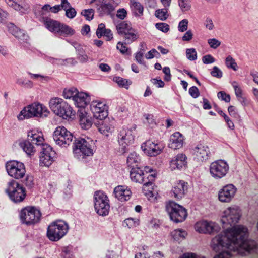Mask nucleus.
Returning a JSON list of instances; mask_svg holds the SVG:
<instances>
[{"label":"nucleus","mask_w":258,"mask_h":258,"mask_svg":"<svg viewBox=\"0 0 258 258\" xmlns=\"http://www.w3.org/2000/svg\"><path fill=\"white\" fill-rule=\"evenodd\" d=\"M192 0H179L178 1V4L179 6L181 11L185 12L188 11L191 7Z\"/></svg>","instance_id":"a19ab883"},{"label":"nucleus","mask_w":258,"mask_h":258,"mask_svg":"<svg viewBox=\"0 0 258 258\" xmlns=\"http://www.w3.org/2000/svg\"><path fill=\"white\" fill-rule=\"evenodd\" d=\"M107 30L105 28V25L103 23H100L98 25L97 29L96 34L98 38H100L103 36V33Z\"/></svg>","instance_id":"864d4df0"},{"label":"nucleus","mask_w":258,"mask_h":258,"mask_svg":"<svg viewBox=\"0 0 258 258\" xmlns=\"http://www.w3.org/2000/svg\"><path fill=\"white\" fill-rule=\"evenodd\" d=\"M49 5L45 4L41 7L40 5H36L34 8V13L37 17H40V21L43 23L46 19H50Z\"/></svg>","instance_id":"c85d7f7f"},{"label":"nucleus","mask_w":258,"mask_h":258,"mask_svg":"<svg viewBox=\"0 0 258 258\" xmlns=\"http://www.w3.org/2000/svg\"><path fill=\"white\" fill-rule=\"evenodd\" d=\"M24 183L28 188H32L34 185L33 177L32 176H27Z\"/></svg>","instance_id":"338daca9"},{"label":"nucleus","mask_w":258,"mask_h":258,"mask_svg":"<svg viewBox=\"0 0 258 258\" xmlns=\"http://www.w3.org/2000/svg\"><path fill=\"white\" fill-rule=\"evenodd\" d=\"M130 177L132 181L143 184V189L152 192L153 189V182L155 179V174L148 175L147 177L140 167L132 168L130 171Z\"/></svg>","instance_id":"39448f33"},{"label":"nucleus","mask_w":258,"mask_h":258,"mask_svg":"<svg viewBox=\"0 0 258 258\" xmlns=\"http://www.w3.org/2000/svg\"><path fill=\"white\" fill-rule=\"evenodd\" d=\"M232 85L234 89L235 95L238 98L241 97L242 95V91L240 87L238 86V83L236 81H233L232 83Z\"/></svg>","instance_id":"e2e57ef3"},{"label":"nucleus","mask_w":258,"mask_h":258,"mask_svg":"<svg viewBox=\"0 0 258 258\" xmlns=\"http://www.w3.org/2000/svg\"><path fill=\"white\" fill-rule=\"evenodd\" d=\"M78 91L75 88H71L69 89H65L63 92V96L66 99L73 98L74 100L75 96L77 95Z\"/></svg>","instance_id":"79ce46f5"},{"label":"nucleus","mask_w":258,"mask_h":258,"mask_svg":"<svg viewBox=\"0 0 258 258\" xmlns=\"http://www.w3.org/2000/svg\"><path fill=\"white\" fill-rule=\"evenodd\" d=\"M228 111L231 116L235 118H238L239 117V115L235 106L232 105L229 106Z\"/></svg>","instance_id":"bf43d9fd"},{"label":"nucleus","mask_w":258,"mask_h":258,"mask_svg":"<svg viewBox=\"0 0 258 258\" xmlns=\"http://www.w3.org/2000/svg\"><path fill=\"white\" fill-rule=\"evenodd\" d=\"M186 159L187 157L185 154H177L170 162V167L172 170L181 169L186 165Z\"/></svg>","instance_id":"7c9ffc66"},{"label":"nucleus","mask_w":258,"mask_h":258,"mask_svg":"<svg viewBox=\"0 0 258 258\" xmlns=\"http://www.w3.org/2000/svg\"><path fill=\"white\" fill-rule=\"evenodd\" d=\"M215 58L210 54H207L202 57V61L204 64H210L214 62Z\"/></svg>","instance_id":"69168bd1"},{"label":"nucleus","mask_w":258,"mask_h":258,"mask_svg":"<svg viewBox=\"0 0 258 258\" xmlns=\"http://www.w3.org/2000/svg\"><path fill=\"white\" fill-rule=\"evenodd\" d=\"M56 155H42L40 156V165L41 166L49 167L54 161Z\"/></svg>","instance_id":"58836bf2"},{"label":"nucleus","mask_w":258,"mask_h":258,"mask_svg":"<svg viewBox=\"0 0 258 258\" xmlns=\"http://www.w3.org/2000/svg\"><path fill=\"white\" fill-rule=\"evenodd\" d=\"M211 75L213 77L221 78L222 77L223 73L217 66H214L213 70L211 72Z\"/></svg>","instance_id":"4d7b16f0"},{"label":"nucleus","mask_w":258,"mask_h":258,"mask_svg":"<svg viewBox=\"0 0 258 258\" xmlns=\"http://www.w3.org/2000/svg\"><path fill=\"white\" fill-rule=\"evenodd\" d=\"M5 167L8 175L15 179L22 178L26 174L25 166L22 162L9 161L6 162Z\"/></svg>","instance_id":"ddd939ff"},{"label":"nucleus","mask_w":258,"mask_h":258,"mask_svg":"<svg viewBox=\"0 0 258 258\" xmlns=\"http://www.w3.org/2000/svg\"><path fill=\"white\" fill-rule=\"evenodd\" d=\"M120 2V0H102L98 11L102 15H109Z\"/></svg>","instance_id":"412c9836"},{"label":"nucleus","mask_w":258,"mask_h":258,"mask_svg":"<svg viewBox=\"0 0 258 258\" xmlns=\"http://www.w3.org/2000/svg\"><path fill=\"white\" fill-rule=\"evenodd\" d=\"M114 81L121 87L128 89L131 82H129L127 80L123 79L120 77H115Z\"/></svg>","instance_id":"c03bdc74"},{"label":"nucleus","mask_w":258,"mask_h":258,"mask_svg":"<svg viewBox=\"0 0 258 258\" xmlns=\"http://www.w3.org/2000/svg\"><path fill=\"white\" fill-rule=\"evenodd\" d=\"M156 28L163 32H167L170 29L169 25L165 23H157L155 24Z\"/></svg>","instance_id":"603ef678"},{"label":"nucleus","mask_w":258,"mask_h":258,"mask_svg":"<svg viewBox=\"0 0 258 258\" xmlns=\"http://www.w3.org/2000/svg\"><path fill=\"white\" fill-rule=\"evenodd\" d=\"M140 158L135 152L131 153L127 157L126 163L128 166L132 168H137L139 166L140 162Z\"/></svg>","instance_id":"f704fd0d"},{"label":"nucleus","mask_w":258,"mask_h":258,"mask_svg":"<svg viewBox=\"0 0 258 258\" xmlns=\"http://www.w3.org/2000/svg\"><path fill=\"white\" fill-rule=\"evenodd\" d=\"M225 64L228 68L232 69L234 71L237 70V64L235 59L230 55H228L225 59Z\"/></svg>","instance_id":"a18cd8bd"},{"label":"nucleus","mask_w":258,"mask_h":258,"mask_svg":"<svg viewBox=\"0 0 258 258\" xmlns=\"http://www.w3.org/2000/svg\"><path fill=\"white\" fill-rule=\"evenodd\" d=\"M127 15V11L124 8H121L117 10L116 12V17L121 20H123Z\"/></svg>","instance_id":"774afa93"},{"label":"nucleus","mask_w":258,"mask_h":258,"mask_svg":"<svg viewBox=\"0 0 258 258\" xmlns=\"http://www.w3.org/2000/svg\"><path fill=\"white\" fill-rule=\"evenodd\" d=\"M94 12L93 9H84L81 12V15L84 16L86 20L91 21L93 19Z\"/></svg>","instance_id":"49530a36"},{"label":"nucleus","mask_w":258,"mask_h":258,"mask_svg":"<svg viewBox=\"0 0 258 258\" xmlns=\"http://www.w3.org/2000/svg\"><path fill=\"white\" fill-rule=\"evenodd\" d=\"M16 83L26 88H31L33 86V83L31 81L26 80L22 78L18 79L16 81Z\"/></svg>","instance_id":"de8ad7c7"},{"label":"nucleus","mask_w":258,"mask_h":258,"mask_svg":"<svg viewBox=\"0 0 258 258\" xmlns=\"http://www.w3.org/2000/svg\"><path fill=\"white\" fill-rule=\"evenodd\" d=\"M188 20L186 19H183L178 24V30L181 32L187 30L188 28Z\"/></svg>","instance_id":"3c124183"},{"label":"nucleus","mask_w":258,"mask_h":258,"mask_svg":"<svg viewBox=\"0 0 258 258\" xmlns=\"http://www.w3.org/2000/svg\"><path fill=\"white\" fill-rule=\"evenodd\" d=\"M93 144V141L89 138H75L73 145L74 156L78 159H83L86 156H92Z\"/></svg>","instance_id":"f03ea898"},{"label":"nucleus","mask_w":258,"mask_h":258,"mask_svg":"<svg viewBox=\"0 0 258 258\" xmlns=\"http://www.w3.org/2000/svg\"><path fill=\"white\" fill-rule=\"evenodd\" d=\"M7 5L21 14H26L30 10L29 5L25 0H5Z\"/></svg>","instance_id":"393cba45"},{"label":"nucleus","mask_w":258,"mask_h":258,"mask_svg":"<svg viewBox=\"0 0 258 258\" xmlns=\"http://www.w3.org/2000/svg\"><path fill=\"white\" fill-rule=\"evenodd\" d=\"M41 213L39 210L34 206H26L21 209L19 218L22 224L30 226L39 222Z\"/></svg>","instance_id":"0eeeda50"},{"label":"nucleus","mask_w":258,"mask_h":258,"mask_svg":"<svg viewBox=\"0 0 258 258\" xmlns=\"http://www.w3.org/2000/svg\"><path fill=\"white\" fill-rule=\"evenodd\" d=\"M141 148L145 154L150 157L156 156L162 152V146L150 140L147 141L141 145Z\"/></svg>","instance_id":"6ab92c4d"},{"label":"nucleus","mask_w":258,"mask_h":258,"mask_svg":"<svg viewBox=\"0 0 258 258\" xmlns=\"http://www.w3.org/2000/svg\"><path fill=\"white\" fill-rule=\"evenodd\" d=\"M100 121L101 122L98 126V130L101 134L108 136L109 133H112L113 131L114 127L105 121Z\"/></svg>","instance_id":"e433bc0d"},{"label":"nucleus","mask_w":258,"mask_h":258,"mask_svg":"<svg viewBox=\"0 0 258 258\" xmlns=\"http://www.w3.org/2000/svg\"><path fill=\"white\" fill-rule=\"evenodd\" d=\"M229 170L228 164L222 160L214 161L210 166V173L216 179L224 177Z\"/></svg>","instance_id":"2eb2a0df"},{"label":"nucleus","mask_w":258,"mask_h":258,"mask_svg":"<svg viewBox=\"0 0 258 258\" xmlns=\"http://www.w3.org/2000/svg\"><path fill=\"white\" fill-rule=\"evenodd\" d=\"M241 216V211L238 207H229L224 211L221 222L224 225L232 226L238 223Z\"/></svg>","instance_id":"4468645a"},{"label":"nucleus","mask_w":258,"mask_h":258,"mask_svg":"<svg viewBox=\"0 0 258 258\" xmlns=\"http://www.w3.org/2000/svg\"><path fill=\"white\" fill-rule=\"evenodd\" d=\"M168 8H165L156 10L155 13V16L162 21L166 20L169 15L168 14Z\"/></svg>","instance_id":"ea45409f"},{"label":"nucleus","mask_w":258,"mask_h":258,"mask_svg":"<svg viewBox=\"0 0 258 258\" xmlns=\"http://www.w3.org/2000/svg\"><path fill=\"white\" fill-rule=\"evenodd\" d=\"M121 36L124 39L125 44H131L138 37L136 31L133 28Z\"/></svg>","instance_id":"c9c22d12"},{"label":"nucleus","mask_w":258,"mask_h":258,"mask_svg":"<svg viewBox=\"0 0 258 258\" xmlns=\"http://www.w3.org/2000/svg\"><path fill=\"white\" fill-rule=\"evenodd\" d=\"M76 11L73 7H70L67 10H66V16L69 18H74L76 16Z\"/></svg>","instance_id":"0e129e2a"},{"label":"nucleus","mask_w":258,"mask_h":258,"mask_svg":"<svg viewBox=\"0 0 258 258\" xmlns=\"http://www.w3.org/2000/svg\"><path fill=\"white\" fill-rule=\"evenodd\" d=\"M77 116L81 127L84 130L90 128L92 124V117L85 111V109H79Z\"/></svg>","instance_id":"a878e982"},{"label":"nucleus","mask_w":258,"mask_h":258,"mask_svg":"<svg viewBox=\"0 0 258 258\" xmlns=\"http://www.w3.org/2000/svg\"><path fill=\"white\" fill-rule=\"evenodd\" d=\"M130 5L132 13L134 16L140 17L143 15L144 7L137 0H130Z\"/></svg>","instance_id":"72a5a7b5"},{"label":"nucleus","mask_w":258,"mask_h":258,"mask_svg":"<svg viewBox=\"0 0 258 258\" xmlns=\"http://www.w3.org/2000/svg\"><path fill=\"white\" fill-rule=\"evenodd\" d=\"M195 228L199 233L212 234L217 230L218 227L215 223L211 221H201L196 223Z\"/></svg>","instance_id":"4be33fe9"},{"label":"nucleus","mask_w":258,"mask_h":258,"mask_svg":"<svg viewBox=\"0 0 258 258\" xmlns=\"http://www.w3.org/2000/svg\"><path fill=\"white\" fill-rule=\"evenodd\" d=\"M8 32L12 34L15 38L24 42H26L29 38L28 35L25 31L20 29L14 23L8 22L5 23Z\"/></svg>","instance_id":"5701e85b"},{"label":"nucleus","mask_w":258,"mask_h":258,"mask_svg":"<svg viewBox=\"0 0 258 258\" xmlns=\"http://www.w3.org/2000/svg\"><path fill=\"white\" fill-rule=\"evenodd\" d=\"M90 109L93 114V117L100 120L105 119L108 115L107 106L102 102H92L90 105Z\"/></svg>","instance_id":"f3484780"},{"label":"nucleus","mask_w":258,"mask_h":258,"mask_svg":"<svg viewBox=\"0 0 258 258\" xmlns=\"http://www.w3.org/2000/svg\"><path fill=\"white\" fill-rule=\"evenodd\" d=\"M27 139L37 146L42 145L44 142L42 132L36 130H31L28 131Z\"/></svg>","instance_id":"cd10ccee"},{"label":"nucleus","mask_w":258,"mask_h":258,"mask_svg":"<svg viewBox=\"0 0 258 258\" xmlns=\"http://www.w3.org/2000/svg\"><path fill=\"white\" fill-rule=\"evenodd\" d=\"M49 105L51 110L56 115L67 119L75 114V112L69 104L60 98L50 99Z\"/></svg>","instance_id":"20e7f679"},{"label":"nucleus","mask_w":258,"mask_h":258,"mask_svg":"<svg viewBox=\"0 0 258 258\" xmlns=\"http://www.w3.org/2000/svg\"><path fill=\"white\" fill-rule=\"evenodd\" d=\"M116 28L118 34L121 36L124 33L130 31L132 27L130 23H128L126 21H122L116 24Z\"/></svg>","instance_id":"4c0bfd02"},{"label":"nucleus","mask_w":258,"mask_h":258,"mask_svg":"<svg viewBox=\"0 0 258 258\" xmlns=\"http://www.w3.org/2000/svg\"><path fill=\"white\" fill-rule=\"evenodd\" d=\"M53 137L56 144L63 147L69 146L74 138L73 134L62 126L56 128Z\"/></svg>","instance_id":"f8f14e48"},{"label":"nucleus","mask_w":258,"mask_h":258,"mask_svg":"<svg viewBox=\"0 0 258 258\" xmlns=\"http://www.w3.org/2000/svg\"><path fill=\"white\" fill-rule=\"evenodd\" d=\"M184 140L183 135L179 132H176L170 137L168 147L173 150L180 149L183 146Z\"/></svg>","instance_id":"b1692460"},{"label":"nucleus","mask_w":258,"mask_h":258,"mask_svg":"<svg viewBox=\"0 0 258 258\" xmlns=\"http://www.w3.org/2000/svg\"><path fill=\"white\" fill-rule=\"evenodd\" d=\"M189 94L194 98H197L200 96V92L196 86H192L189 89Z\"/></svg>","instance_id":"13d9d810"},{"label":"nucleus","mask_w":258,"mask_h":258,"mask_svg":"<svg viewBox=\"0 0 258 258\" xmlns=\"http://www.w3.org/2000/svg\"><path fill=\"white\" fill-rule=\"evenodd\" d=\"M237 191L236 187L232 184L223 187L218 192V199L222 202H230L234 197Z\"/></svg>","instance_id":"a211bd4d"},{"label":"nucleus","mask_w":258,"mask_h":258,"mask_svg":"<svg viewBox=\"0 0 258 258\" xmlns=\"http://www.w3.org/2000/svg\"><path fill=\"white\" fill-rule=\"evenodd\" d=\"M186 54L187 58L190 61H194L197 59V53L195 48L187 49Z\"/></svg>","instance_id":"09e8293b"},{"label":"nucleus","mask_w":258,"mask_h":258,"mask_svg":"<svg viewBox=\"0 0 258 258\" xmlns=\"http://www.w3.org/2000/svg\"><path fill=\"white\" fill-rule=\"evenodd\" d=\"M218 97L219 99L224 101L226 102H229L230 101V96L227 94L224 91H220L218 93Z\"/></svg>","instance_id":"680f3d73"},{"label":"nucleus","mask_w":258,"mask_h":258,"mask_svg":"<svg viewBox=\"0 0 258 258\" xmlns=\"http://www.w3.org/2000/svg\"><path fill=\"white\" fill-rule=\"evenodd\" d=\"M43 24L49 31L62 36H72L75 33V30L69 26L51 18L46 19Z\"/></svg>","instance_id":"6e6552de"},{"label":"nucleus","mask_w":258,"mask_h":258,"mask_svg":"<svg viewBox=\"0 0 258 258\" xmlns=\"http://www.w3.org/2000/svg\"><path fill=\"white\" fill-rule=\"evenodd\" d=\"M42 146V151L41 154L48 155H56V152L53 150L52 148L47 144H43Z\"/></svg>","instance_id":"37998d69"},{"label":"nucleus","mask_w":258,"mask_h":258,"mask_svg":"<svg viewBox=\"0 0 258 258\" xmlns=\"http://www.w3.org/2000/svg\"><path fill=\"white\" fill-rule=\"evenodd\" d=\"M211 153L208 146L199 144L194 149V158L199 162H204L207 160Z\"/></svg>","instance_id":"aec40b11"},{"label":"nucleus","mask_w":258,"mask_h":258,"mask_svg":"<svg viewBox=\"0 0 258 258\" xmlns=\"http://www.w3.org/2000/svg\"><path fill=\"white\" fill-rule=\"evenodd\" d=\"M247 228L237 225L227 229L226 232L213 238L211 246L213 250L219 253L214 258H230L237 254H242L243 251L249 253L257 248L256 242L248 240Z\"/></svg>","instance_id":"f257e3e1"},{"label":"nucleus","mask_w":258,"mask_h":258,"mask_svg":"<svg viewBox=\"0 0 258 258\" xmlns=\"http://www.w3.org/2000/svg\"><path fill=\"white\" fill-rule=\"evenodd\" d=\"M118 141L120 145L119 150L122 153L127 151L126 147L133 143L134 136L131 130L123 128L119 132L118 136Z\"/></svg>","instance_id":"dca6fc26"},{"label":"nucleus","mask_w":258,"mask_h":258,"mask_svg":"<svg viewBox=\"0 0 258 258\" xmlns=\"http://www.w3.org/2000/svg\"><path fill=\"white\" fill-rule=\"evenodd\" d=\"M132 194L131 189L126 186L119 185L114 189V194L115 198L121 202L129 200Z\"/></svg>","instance_id":"bb28decb"},{"label":"nucleus","mask_w":258,"mask_h":258,"mask_svg":"<svg viewBox=\"0 0 258 258\" xmlns=\"http://www.w3.org/2000/svg\"><path fill=\"white\" fill-rule=\"evenodd\" d=\"M19 146L29 156L33 155L36 152L34 144L27 139L20 141Z\"/></svg>","instance_id":"473e14b6"},{"label":"nucleus","mask_w":258,"mask_h":258,"mask_svg":"<svg viewBox=\"0 0 258 258\" xmlns=\"http://www.w3.org/2000/svg\"><path fill=\"white\" fill-rule=\"evenodd\" d=\"M61 256L62 258H74L72 252L68 247H64L62 250Z\"/></svg>","instance_id":"052dcab7"},{"label":"nucleus","mask_w":258,"mask_h":258,"mask_svg":"<svg viewBox=\"0 0 258 258\" xmlns=\"http://www.w3.org/2000/svg\"><path fill=\"white\" fill-rule=\"evenodd\" d=\"M78 57L77 58L82 63L86 62L88 61V57L85 54L83 49H79L77 50Z\"/></svg>","instance_id":"8fccbe9b"},{"label":"nucleus","mask_w":258,"mask_h":258,"mask_svg":"<svg viewBox=\"0 0 258 258\" xmlns=\"http://www.w3.org/2000/svg\"><path fill=\"white\" fill-rule=\"evenodd\" d=\"M68 224L63 221L57 220L51 222L47 230V236L51 241H58L68 233Z\"/></svg>","instance_id":"423d86ee"},{"label":"nucleus","mask_w":258,"mask_h":258,"mask_svg":"<svg viewBox=\"0 0 258 258\" xmlns=\"http://www.w3.org/2000/svg\"><path fill=\"white\" fill-rule=\"evenodd\" d=\"M47 109L40 103H33L24 107L18 115L19 120H23L32 117H41L44 113H47Z\"/></svg>","instance_id":"9b49d317"},{"label":"nucleus","mask_w":258,"mask_h":258,"mask_svg":"<svg viewBox=\"0 0 258 258\" xmlns=\"http://www.w3.org/2000/svg\"><path fill=\"white\" fill-rule=\"evenodd\" d=\"M187 185L188 183L184 181H180L177 183L171 191L174 197L177 200L181 199L187 190Z\"/></svg>","instance_id":"2f4dec72"},{"label":"nucleus","mask_w":258,"mask_h":258,"mask_svg":"<svg viewBox=\"0 0 258 258\" xmlns=\"http://www.w3.org/2000/svg\"><path fill=\"white\" fill-rule=\"evenodd\" d=\"M126 44L124 42L119 41L117 44L116 48L121 53L125 54L128 51V48L125 46Z\"/></svg>","instance_id":"5fc2aeb1"},{"label":"nucleus","mask_w":258,"mask_h":258,"mask_svg":"<svg viewBox=\"0 0 258 258\" xmlns=\"http://www.w3.org/2000/svg\"><path fill=\"white\" fill-rule=\"evenodd\" d=\"M166 210L170 219L176 223L184 221L187 216L186 209L173 201L167 204Z\"/></svg>","instance_id":"1a4fd4ad"},{"label":"nucleus","mask_w":258,"mask_h":258,"mask_svg":"<svg viewBox=\"0 0 258 258\" xmlns=\"http://www.w3.org/2000/svg\"><path fill=\"white\" fill-rule=\"evenodd\" d=\"M94 208L100 216H105L109 214V200L106 195L101 191H97L94 195Z\"/></svg>","instance_id":"9d476101"},{"label":"nucleus","mask_w":258,"mask_h":258,"mask_svg":"<svg viewBox=\"0 0 258 258\" xmlns=\"http://www.w3.org/2000/svg\"><path fill=\"white\" fill-rule=\"evenodd\" d=\"M73 101L76 107L80 109H85V106L90 103V97L87 93L78 91Z\"/></svg>","instance_id":"c756f323"},{"label":"nucleus","mask_w":258,"mask_h":258,"mask_svg":"<svg viewBox=\"0 0 258 258\" xmlns=\"http://www.w3.org/2000/svg\"><path fill=\"white\" fill-rule=\"evenodd\" d=\"M208 43L211 48L216 49L220 45L221 42L215 38H211L208 40Z\"/></svg>","instance_id":"6e6d98bb"},{"label":"nucleus","mask_w":258,"mask_h":258,"mask_svg":"<svg viewBox=\"0 0 258 258\" xmlns=\"http://www.w3.org/2000/svg\"><path fill=\"white\" fill-rule=\"evenodd\" d=\"M5 192L10 200L15 204L23 202L27 196L25 188L14 179L8 182Z\"/></svg>","instance_id":"7ed1b4c3"}]
</instances>
